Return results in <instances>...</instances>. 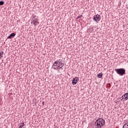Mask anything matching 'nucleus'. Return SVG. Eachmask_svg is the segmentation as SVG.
Wrapping results in <instances>:
<instances>
[{
	"label": "nucleus",
	"mask_w": 128,
	"mask_h": 128,
	"mask_svg": "<svg viewBox=\"0 0 128 128\" xmlns=\"http://www.w3.org/2000/svg\"><path fill=\"white\" fill-rule=\"evenodd\" d=\"M104 125V120L98 118L95 122V126L96 128H102Z\"/></svg>",
	"instance_id": "f257e3e1"
},
{
	"label": "nucleus",
	"mask_w": 128,
	"mask_h": 128,
	"mask_svg": "<svg viewBox=\"0 0 128 128\" xmlns=\"http://www.w3.org/2000/svg\"><path fill=\"white\" fill-rule=\"evenodd\" d=\"M64 66V63L62 62L56 61L54 62V64H53V66H56V67H54V70H60V68H62V66Z\"/></svg>",
	"instance_id": "f03ea898"
},
{
	"label": "nucleus",
	"mask_w": 128,
	"mask_h": 128,
	"mask_svg": "<svg viewBox=\"0 0 128 128\" xmlns=\"http://www.w3.org/2000/svg\"><path fill=\"white\" fill-rule=\"evenodd\" d=\"M115 70L119 76H122L124 74H126V70L124 68L116 69Z\"/></svg>",
	"instance_id": "7ed1b4c3"
},
{
	"label": "nucleus",
	"mask_w": 128,
	"mask_h": 128,
	"mask_svg": "<svg viewBox=\"0 0 128 128\" xmlns=\"http://www.w3.org/2000/svg\"><path fill=\"white\" fill-rule=\"evenodd\" d=\"M94 20L98 22L100 20V15L98 14L96 15H94L93 18Z\"/></svg>",
	"instance_id": "20e7f679"
},
{
	"label": "nucleus",
	"mask_w": 128,
	"mask_h": 128,
	"mask_svg": "<svg viewBox=\"0 0 128 128\" xmlns=\"http://www.w3.org/2000/svg\"><path fill=\"white\" fill-rule=\"evenodd\" d=\"M79 80L80 79L76 77L72 80V84H73V86H74V84H76L78 82Z\"/></svg>",
	"instance_id": "39448f33"
},
{
	"label": "nucleus",
	"mask_w": 128,
	"mask_h": 128,
	"mask_svg": "<svg viewBox=\"0 0 128 128\" xmlns=\"http://www.w3.org/2000/svg\"><path fill=\"white\" fill-rule=\"evenodd\" d=\"M122 100H128V93H126L122 96Z\"/></svg>",
	"instance_id": "423d86ee"
},
{
	"label": "nucleus",
	"mask_w": 128,
	"mask_h": 128,
	"mask_svg": "<svg viewBox=\"0 0 128 128\" xmlns=\"http://www.w3.org/2000/svg\"><path fill=\"white\" fill-rule=\"evenodd\" d=\"M36 18H34L32 20V24H34V26H36Z\"/></svg>",
	"instance_id": "0eeeda50"
},
{
	"label": "nucleus",
	"mask_w": 128,
	"mask_h": 128,
	"mask_svg": "<svg viewBox=\"0 0 128 128\" xmlns=\"http://www.w3.org/2000/svg\"><path fill=\"white\" fill-rule=\"evenodd\" d=\"M12 36H16V34L14 33H12L11 34L8 38V39H10L12 38Z\"/></svg>",
	"instance_id": "6e6552de"
},
{
	"label": "nucleus",
	"mask_w": 128,
	"mask_h": 128,
	"mask_svg": "<svg viewBox=\"0 0 128 128\" xmlns=\"http://www.w3.org/2000/svg\"><path fill=\"white\" fill-rule=\"evenodd\" d=\"M4 58V51L0 52V60Z\"/></svg>",
	"instance_id": "1a4fd4ad"
},
{
	"label": "nucleus",
	"mask_w": 128,
	"mask_h": 128,
	"mask_svg": "<svg viewBox=\"0 0 128 128\" xmlns=\"http://www.w3.org/2000/svg\"><path fill=\"white\" fill-rule=\"evenodd\" d=\"M24 126V122H22L18 128H22V126Z\"/></svg>",
	"instance_id": "9d476101"
},
{
	"label": "nucleus",
	"mask_w": 128,
	"mask_h": 128,
	"mask_svg": "<svg viewBox=\"0 0 128 128\" xmlns=\"http://www.w3.org/2000/svg\"><path fill=\"white\" fill-rule=\"evenodd\" d=\"M98 78H102V74L100 73L99 74H98L97 76Z\"/></svg>",
	"instance_id": "9b49d317"
},
{
	"label": "nucleus",
	"mask_w": 128,
	"mask_h": 128,
	"mask_svg": "<svg viewBox=\"0 0 128 128\" xmlns=\"http://www.w3.org/2000/svg\"><path fill=\"white\" fill-rule=\"evenodd\" d=\"M123 128H128V123L124 124L123 126Z\"/></svg>",
	"instance_id": "f8f14e48"
},
{
	"label": "nucleus",
	"mask_w": 128,
	"mask_h": 128,
	"mask_svg": "<svg viewBox=\"0 0 128 128\" xmlns=\"http://www.w3.org/2000/svg\"><path fill=\"white\" fill-rule=\"evenodd\" d=\"M4 1H0V6H4Z\"/></svg>",
	"instance_id": "ddd939ff"
},
{
	"label": "nucleus",
	"mask_w": 128,
	"mask_h": 128,
	"mask_svg": "<svg viewBox=\"0 0 128 128\" xmlns=\"http://www.w3.org/2000/svg\"><path fill=\"white\" fill-rule=\"evenodd\" d=\"M82 17V15H80L77 17V20H78V18H80Z\"/></svg>",
	"instance_id": "4468645a"
},
{
	"label": "nucleus",
	"mask_w": 128,
	"mask_h": 128,
	"mask_svg": "<svg viewBox=\"0 0 128 128\" xmlns=\"http://www.w3.org/2000/svg\"><path fill=\"white\" fill-rule=\"evenodd\" d=\"M42 106H44V102H42Z\"/></svg>",
	"instance_id": "2eb2a0df"
}]
</instances>
